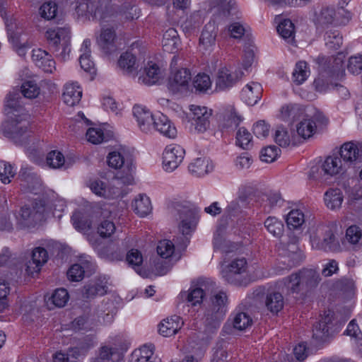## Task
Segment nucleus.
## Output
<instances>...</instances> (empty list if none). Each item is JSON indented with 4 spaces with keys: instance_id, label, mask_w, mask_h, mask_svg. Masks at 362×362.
Listing matches in <instances>:
<instances>
[{
    "instance_id": "f257e3e1",
    "label": "nucleus",
    "mask_w": 362,
    "mask_h": 362,
    "mask_svg": "<svg viewBox=\"0 0 362 362\" xmlns=\"http://www.w3.org/2000/svg\"><path fill=\"white\" fill-rule=\"evenodd\" d=\"M4 111L7 117L1 126L4 136L16 141L26 137L30 128V115L22 105L21 98L17 90L6 95Z\"/></svg>"
},
{
    "instance_id": "f03ea898",
    "label": "nucleus",
    "mask_w": 362,
    "mask_h": 362,
    "mask_svg": "<svg viewBox=\"0 0 362 362\" xmlns=\"http://www.w3.org/2000/svg\"><path fill=\"white\" fill-rule=\"evenodd\" d=\"M321 281L320 274L315 269L303 268L284 278L283 291L288 294L307 293L316 288Z\"/></svg>"
},
{
    "instance_id": "7ed1b4c3",
    "label": "nucleus",
    "mask_w": 362,
    "mask_h": 362,
    "mask_svg": "<svg viewBox=\"0 0 362 362\" xmlns=\"http://www.w3.org/2000/svg\"><path fill=\"white\" fill-rule=\"evenodd\" d=\"M310 240L312 247L318 250L336 251L339 247L332 223H319L312 227L310 230Z\"/></svg>"
},
{
    "instance_id": "20e7f679",
    "label": "nucleus",
    "mask_w": 362,
    "mask_h": 362,
    "mask_svg": "<svg viewBox=\"0 0 362 362\" xmlns=\"http://www.w3.org/2000/svg\"><path fill=\"white\" fill-rule=\"evenodd\" d=\"M45 36L56 57L62 61L69 59V53L71 52L69 28H49L47 30Z\"/></svg>"
},
{
    "instance_id": "39448f33",
    "label": "nucleus",
    "mask_w": 362,
    "mask_h": 362,
    "mask_svg": "<svg viewBox=\"0 0 362 362\" xmlns=\"http://www.w3.org/2000/svg\"><path fill=\"white\" fill-rule=\"evenodd\" d=\"M247 269V259L245 257H236L223 267L221 274L223 280L231 285L246 286Z\"/></svg>"
},
{
    "instance_id": "423d86ee",
    "label": "nucleus",
    "mask_w": 362,
    "mask_h": 362,
    "mask_svg": "<svg viewBox=\"0 0 362 362\" xmlns=\"http://www.w3.org/2000/svg\"><path fill=\"white\" fill-rule=\"evenodd\" d=\"M114 18L115 15L111 11L106 21L103 23L100 21L101 29L96 41L100 49L105 54H111L117 49L116 34L117 25Z\"/></svg>"
},
{
    "instance_id": "0eeeda50",
    "label": "nucleus",
    "mask_w": 362,
    "mask_h": 362,
    "mask_svg": "<svg viewBox=\"0 0 362 362\" xmlns=\"http://www.w3.org/2000/svg\"><path fill=\"white\" fill-rule=\"evenodd\" d=\"M75 11L78 17L88 20L105 22L112 10L104 2L92 0H79L76 3Z\"/></svg>"
},
{
    "instance_id": "6e6552de",
    "label": "nucleus",
    "mask_w": 362,
    "mask_h": 362,
    "mask_svg": "<svg viewBox=\"0 0 362 362\" xmlns=\"http://www.w3.org/2000/svg\"><path fill=\"white\" fill-rule=\"evenodd\" d=\"M133 182V177L131 173L125 177H116L113 180L112 187H107V185L101 180H95L90 182V189L96 195L105 199H114L119 197L122 190L120 185L122 183L131 185Z\"/></svg>"
},
{
    "instance_id": "1a4fd4ad",
    "label": "nucleus",
    "mask_w": 362,
    "mask_h": 362,
    "mask_svg": "<svg viewBox=\"0 0 362 362\" xmlns=\"http://www.w3.org/2000/svg\"><path fill=\"white\" fill-rule=\"evenodd\" d=\"M189 130L193 134H203L210 128L212 110L206 106L189 105Z\"/></svg>"
},
{
    "instance_id": "9d476101",
    "label": "nucleus",
    "mask_w": 362,
    "mask_h": 362,
    "mask_svg": "<svg viewBox=\"0 0 362 362\" xmlns=\"http://www.w3.org/2000/svg\"><path fill=\"white\" fill-rule=\"evenodd\" d=\"M45 210V201L35 200L32 207L24 206L21 209L18 216H16L17 224L21 228L34 226L38 221L44 218Z\"/></svg>"
},
{
    "instance_id": "9b49d317",
    "label": "nucleus",
    "mask_w": 362,
    "mask_h": 362,
    "mask_svg": "<svg viewBox=\"0 0 362 362\" xmlns=\"http://www.w3.org/2000/svg\"><path fill=\"white\" fill-rule=\"evenodd\" d=\"M178 58L174 56L170 66L171 72L168 78V89L174 93H181L188 90L192 75L189 69L187 68L174 69L177 63Z\"/></svg>"
},
{
    "instance_id": "f8f14e48",
    "label": "nucleus",
    "mask_w": 362,
    "mask_h": 362,
    "mask_svg": "<svg viewBox=\"0 0 362 362\" xmlns=\"http://www.w3.org/2000/svg\"><path fill=\"white\" fill-rule=\"evenodd\" d=\"M226 293L219 291L212 298L211 307L206 312V324L216 329L226 314Z\"/></svg>"
},
{
    "instance_id": "ddd939ff",
    "label": "nucleus",
    "mask_w": 362,
    "mask_h": 362,
    "mask_svg": "<svg viewBox=\"0 0 362 362\" xmlns=\"http://www.w3.org/2000/svg\"><path fill=\"white\" fill-rule=\"evenodd\" d=\"M176 211L180 220V230L182 235H190L194 231L199 220L197 211L188 204H177Z\"/></svg>"
},
{
    "instance_id": "4468645a",
    "label": "nucleus",
    "mask_w": 362,
    "mask_h": 362,
    "mask_svg": "<svg viewBox=\"0 0 362 362\" xmlns=\"http://www.w3.org/2000/svg\"><path fill=\"white\" fill-rule=\"evenodd\" d=\"M327 119L320 112H316L313 116L304 118L296 127L298 134L306 139L313 136L317 131V129L326 124Z\"/></svg>"
},
{
    "instance_id": "2eb2a0df",
    "label": "nucleus",
    "mask_w": 362,
    "mask_h": 362,
    "mask_svg": "<svg viewBox=\"0 0 362 362\" xmlns=\"http://www.w3.org/2000/svg\"><path fill=\"white\" fill-rule=\"evenodd\" d=\"M185 154V149L180 145L170 144L167 146L163 153L164 170L168 172L175 170L183 160Z\"/></svg>"
},
{
    "instance_id": "dca6fc26",
    "label": "nucleus",
    "mask_w": 362,
    "mask_h": 362,
    "mask_svg": "<svg viewBox=\"0 0 362 362\" xmlns=\"http://www.w3.org/2000/svg\"><path fill=\"white\" fill-rule=\"evenodd\" d=\"M216 119L221 131H229L235 129L243 118L233 106L229 105L216 115Z\"/></svg>"
},
{
    "instance_id": "f3484780",
    "label": "nucleus",
    "mask_w": 362,
    "mask_h": 362,
    "mask_svg": "<svg viewBox=\"0 0 362 362\" xmlns=\"http://www.w3.org/2000/svg\"><path fill=\"white\" fill-rule=\"evenodd\" d=\"M132 113L139 129L142 132L151 134L153 132L156 114H153L148 109L139 105L133 107Z\"/></svg>"
},
{
    "instance_id": "a211bd4d",
    "label": "nucleus",
    "mask_w": 362,
    "mask_h": 362,
    "mask_svg": "<svg viewBox=\"0 0 362 362\" xmlns=\"http://www.w3.org/2000/svg\"><path fill=\"white\" fill-rule=\"evenodd\" d=\"M334 319V312L328 310L325 311L320 320L317 322L313 329V339L317 344L326 341L330 336V327Z\"/></svg>"
},
{
    "instance_id": "6ab92c4d",
    "label": "nucleus",
    "mask_w": 362,
    "mask_h": 362,
    "mask_svg": "<svg viewBox=\"0 0 362 362\" xmlns=\"http://www.w3.org/2000/svg\"><path fill=\"white\" fill-rule=\"evenodd\" d=\"M243 75V71L240 70L232 72L226 67L220 69L216 79V90L223 91L231 88L242 78Z\"/></svg>"
},
{
    "instance_id": "aec40b11",
    "label": "nucleus",
    "mask_w": 362,
    "mask_h": 362,
    "mask_svg": "<svg viewBox=\"0 0 362 362\" xmlns=\"http://www.w3.org/2000/svg\"><path fill=\"white\" fill-rule=\"evenodd\" d=\"M339 154L343 162L349 168L355 162L362 159V142L344 143L340 148Z\"/></svg>"
},
{
    "instance_id": "412c9836",
    "label": "nucleus",
    "mask_w": 362,
    "mask_h": 362,
    "mask_svg": "<svg viewBox=\"0 0 362 362\" xmlns=\"http://www.w3.org/2000/svg\"><path fill=\"white\" fill-rule=\"evenodd\" d=\"M154 130L168 139H175L177 134V131L174 124L167 116L160 112L156 114L153 123Z\"/></svg>"
},
{
    "instance_id": "4be33fe9",
    "label": "nucleus",
    "mask_w": 362,
    "mask_h": 362,
    "mask_svg": "<svg viewBox=\"0 0 362 362\" xmlns=\"http://www.w3.org/2000/svg\"><path fill=\"white\" fill-rule=\"evenodd\" d=\"M32 59L35 64L47 73H53L56 69L55 61L52 55L42 49L33 50Z\"/></svg>"
},
{
    "instance_id": "5701e85b",
    "label": "nucleus",
    "mask_w": 362,
    "mask_h": 362,
    "mask_svg": "<svg viewBox=\"0 0 362 362\" xmlns=\"http://www.w3.org/2000/svg\"><path fill=\"white\" fill-rule=\"evenodd\" d=\"M108 278L105 276H99L88 284L84 286L83 296L86 298H92L97 296H103L107 293Z\"/></svg>"
},
{
    "instance_id": "b1692460",
    "label": "nucleus",
    "mask_w": 362,
    "mask_h": 362,
    "mask_svg": "<svg viewBox=\"0 0 362 362\" xmlns=\"http://www.w3.org/2000/svg\"><path fill=\"white\" fill-rule=\"evenodd\" d=\"M263 88L258 82L248 83L241 90L242 100L248 105H255L261 99Z\"/></svg>"
},
{
    "instance_id": "393cba45",
    "label": "nucleus",
    "mask_w": 362,
    "mask_h": 362,
    "mask_svg": "<svg viewBox=\"0 0 362 362\" xmlns=\"http://www.w3.org/2000/svg\"><path fill=\"white\" fill-rule=\"evenodd\" d=\"M325 174L330 176L344 174L349 168L341 157L330 156L326 158L322 165Z\"/></svg>"
},
{
    "instance_id": "a878e982",
    "label": "nucleus",
    "mask_w": 362,
    "mask_h": 362,
    "mask_svg": "<svg viewBox=\"0 0 362 362\" xmlns=\"http://www.w3.org/2000/svg\"><path fill=\"white\" fill-rule=\"evenodd\" d=\"M47 259L48 254L47 250L43 247H36L33 251L32 259L27 264V274L31 276L37 274L40 271L41 267L47 262Z\"/></svg>"
},
{
    "instance_id": "bb28decb",
    "label": "nucleus",
    "mask_w": 362,
    "mask_h": 362,
    "mask_svg": "<svg viewBox=\"0 0 362 362\" xmlns=\"http://www.w3.org/2000/svg\"><path fill=\"white\" fill-rule=\"evenodd\" d=\"M82 97V89L77 82H68L64 86L62 100L68 106L77 105Z\"/></svg>"
},
{
    "instance_id": "cd10ccee",
    "label": "nucleus",
    "mask_w": 362,
    "mask_h": 362,
    "mask_svg": "<svg viewBox=\"0 0 362 362\" xmlns=\"http://www.w3.org/2000/svg\"><path fill=\"white\" fill-rule=\"evenodd\" d=\"M213 162L208 158L200 157L193 160L188 165L190 174L194 177H202L214 170Z\"/></svg>"
},
{
    "instance_id": "c85d7f7f",
    "label": "nucleus",
    "mask_w": 362,
    "mask_h": 362,
    "mask_svg": "<svg viewBox=\"0 0 362 362\" xmlns=\"http://www.w3.org/2000/svg\"><path fill=\"white\" fill-rule=\"evenodd\" d=\"M184 322L177 315L171 316L163 320L159 325V333L165 337L175 334L182 327Z\"/></svg>"
},
{
    "instance_id": "c756f323",
    "label": "nucleus",
    "mask_w": 362,
    "mask_h": 362,
    "mask_svg": "<svg viewBox=\"0 0 362 362\" xmlns=\"http://www.w3.org/2000/svg\"><path fill=\"white\" fill-rule=\"evenodd\" d=\"M216 32L212 24H207L203 29L199 38V48L205 52H211L216 45Z\"/></svg>"
},
{
    "instance_id": "7c9ffc66",
    "label": "nucleus",
    "mask_w": 362,
    "mask_h": 362,
    "mask_svg": "<svg viewBox=\"0 0 362 362\" xmlns=\"http://www.w3.org/2000/svg\"><path fill=\"white\" fill-rule=\"evenodd\" d=\"M344 55L342 53H338L335 57L329 59L328 66L323 68L330 77L339 78L344 75L345 70L344 68Z\"/></svg>"
},
{
    "instance_id": "2f4dec72",
    "label": "nucleus",
    "mask_w": 362,
    "mask_h": 362,
    "mask_svg": "<svg viewBox=\"0 0 362 362\" xmlns=\"http://www.w3.org/2000/svg\"><path fill=\"white\" fill-rule=\"evenodd\" d=\"M264 304L269 311L277 314L284 308V298L280 292L269 291L265 296Z\"/></svg>"
},
{
    "instance_id": "473e14b6",
    "label": "nucleus",
    "mask_w": 362,
    "mask_h": 362,
    "mask_svg": "<svg viewBox=\"0 0 362 362\" xmlns=\"http://www.w3.org/2000/svg\"><path fill=\"white\" fill-rule=\"evenodd\" d=\"M134 211L140 217H145L152 211V205L150 198L146 194L137 195L132 202Z\"/></svg>"
},
{
    "instance_id": "72a5a7b5",
    "label": "nucleus",
    "mask_w": 362,
    "mask_h": 362,
    "mask_svg": "<svg viewBox=\"0 0 362 362\" xmlns=\"http://www.w3.org/2000/svg\"><path fill=\"white\" fill-rule=\"evenodd\" d=\"M324 201L327 207L331 210H336L341 207L344 201L343 194L339 189H329L324 195Z\"/></svg>"
},
{
    "instance_id": "f704fd0d",
    "label": "nucleus",
    "mask_w": 362,
    "mask_h": 362,
    "mask_svg": "<svg viewBox=\"0 0 362 362\" xmlns=\"http://www.w3.org/2000/svg\"><path fill=\"white\" fill-rule=\"evenodd\" d=\"M121 359V354L115 346H102L95 358V362H117Z\"/></svg>"
},
{
    "instance_id": "c9c22d12",
    "label": "nucleus",
    "mask_w": 362,
    "mask_h": 362,
    "mask_svg": "<svg viewBox=\"0 0 362 362\" xmlns=\"http://www.w3.org/2000/svg\"><path fill=\"white\" fill-rule=\"evenodd\" d=\"M180 42L177 31L175 28H168L164 33L162 45L166 52H174L177 49Z\"/></svg>"
},
{
    "instance_id": "e433bc0d",
    "label": "nucleus",
    "mask_w": 362,
    "mask_h": 362,
    "mask_svg": "<svg viewBox=\"0 0 362 362\" xmlns=\"http://www.w3.org/2000/svg\"><path fill=\"white\" fill-rule=\"evenodd\" d=\"M160 78V71L158 66L154 63L148 62L145 68V75L139 78L140 83L148 86L156 83Z\"/></svg>"
},
{
    "instance_id": "4c0bfd02",
    "label": "nucleus",
    "mask_w": 362,
    "mask_h": 362,
    "mask_svg": "<svg viewBox=\"0 0 362 362\" xmlns=\"http://www.w3.org/2000/svg\"><path fill=\"white\" fill-rule=\"evenodd\" d=\"M153 344L144 345L132 352L129 362H148L153 357Z\"/></svg>"
},
{
    "instance_id": "58836bf2",
    "label": "nucleus",
    "mask_w": 362,
    "mask_h": 362,
    "mask_svg": "<svg viewBox=\"0 0 362 362\" xmlns=\"http://www.w3.org/2000/svg\"><path fill=\"white\" fill-rule=\"evenodd\" d=\"M93 264L86 261L84 266L79 264H73L67 272L68 279L71 281H79L83 279L86 272L91 270Z\"/></svg>"
},
{
    "instance_id": "ea45409f",
    "label": "nucleus",
    "mask_w": 362,
    "mask_h": 362,
    "mask_svg": "<svg viewBox=\"0 0 362 362\" xmlns=\"http://www.w3.org/2000/svg\"><path fill=\"white\" fill-rule=\"evenodd\" d=\"M112 134L110 132L105 133L102 128H89L86 132V137L89 142L93 144H98L103 141H108Z\"/></svg>"
},
{
    "instance_id": "a19ab883",
    "label": "nucleus",
    "mask_w": 362,
    "mask_h": 362,
    "mask_svg": "<svg viewBox=\"0 0 362 362\" xmlns=\"http://www.w3.org/2000/svg\"><path fill=\"white\" fill-rule=\"evenodd\" d=\"M211 85L210 76L205 73H199L192 79L193 88L198 93H206Z\"/></svg>"
},
{
    "instance_id": "79ce46f5",
    "label": "nucleus",
    "mask_w": 362,
    "mask_h": 362,
    "mask_svg": "<svg viewBox=\"0 0 362 362\" xmlns=\"http://www.w3.org/2000/svg\"><path fill=\"white\" fill-rule=\"evenodd\" d=\"M252 320L250 316L245 313L240 311H235L233 314V326L238 330H245L249 327H251Z\"/></svg>"
},
{
    "instance_id": "37998d69",
    "label": "nucleus",
    "mask_w": 362,
    "mask_h": 362,
    "mask_svg": "<svg viewBox=\"0 0 362 362\" xmlns=\"http://www.w3.org/2000/svg\"><path fill=\"white\" fill-rule=\"evenodd\" d=\"M182 296L185 298L189 305L195 307L202 303L205 293L201 288H191L187 292L182 293Z\"/></svg>"
},
{
    "instance_id": "c03bdc74",
    "label": "nucleus",
    "mask_w": 362,
    "mask_h": 362,
    "mask_svg": "<svg viewBox=\"0 0 362 362\" xmlns=\"http://www.w3.org/2000/svg\"><path fill=\"white\" fill-rule=\"evenodd\" d=\"M286 221L290 229L300 228L305 223L304 213L300 209H292L287 214Z\"/></svg>"
},
{
    "instance_id": "a18cd8bd",
    "label": "nucleus",
    "mask_w": 362,
    "mask_h": 362,
    "mask_svg": "<svg viewBox=\"0 0 362 362\" xmlns=\"http://www.w3.org/2000/svg\"><path fill=\"white\" fill-rule=\"evenodd\" d=\"M345 239L353 245L362 247V230L357 225H351L346 230Z\"/></svg>"
},
{
    "instance_id": "49530a36",
    "label": "nucleus",
    "mask_w": 362,
    "mask_h": 362,
    "mask_svg": "<svg viewBox=\"0 0 362 362\" xmlns=\"http://www.w3.org/2000/svg\"><path fill=\"white\" fill-rule=\"evenodd\" d=\"M264 226L268 232L274 237L280 238L284 233V224L276 217H268L264 221Z\"/></svg>"
},
{
    "instance_id": "de8ad7c7",
    "label": "nucleus",
    "mask_w": 362,
    "mask_h": 362,
    "mask_svg": "<svg viewBox=\"0 0 362 362\" xmlns=\"http://www.w3.org/2000/svg\"><path fill=\"white\" fill-rule=\"evenodd\" d=\"M326 47L332 50L338 49L342 45V36L337 30H330L325 35Z\"/></svg>"
},
{
    "instance_id": "09e8293b",
    "label": "nucleus",
    "mask_w": 362,
    "mask_h": 362,
    "mask_svg": "<svg viewBox=\"0 0 362 362\" xmlns=\"http://www.w3.org/2000/svg\"><path fill=\"white\" fill-rule=\"evenodd\" d=\"M310 70L305 62H299L296 63L293 72V81L298 84H302L308 77Z\"/></svg>"
},
{
    "instance_id": "8fccbe9b",
    "label": "nucleus",
    "mask_w": 362,
    "mask_h": 362,
    "mask_svg": "<svg viewBox=\"0 0 362 362\" xmlns=\"http://www.w3.org/2000/svg\"><path fill=\"white\" fill-rule=\"evenodd\" d=\"M16 174V168L10 163L0 160V180L4 184H8Z\"/></svg>"
},
{
    "instance_id": "3c124183",
    "label": "nucleus",
    "mask_w": 362,
    "mask_h": 362,
    "mask_svg": "<svg viewBox=\"0 0 362 362\" xmlns=\"http://www.w3.org/2000/svg\"><path fill=\"white\" fill-rule=\"evenodd\" d=\"M0 202L3 204H0V230H9L12 228V223L10 221V216L8 212L7 200L4 195L2 197L0 196Z\"/></svg>"
},
{
    "instance_id": "603ef678",
    "label": "nucleus",
    "mask_w": 362,
    "mask_h": 362,
    "mask_svg": "<svg viewBox=\"0 0 362 362\" xmlns=\"http://www.w3.org/2000/svg\"><path fill=\"white\" fill-rule=\"evenodd\" d=\"M21 91L25 98L33 99L40 95V88L35 81L28 80L22 83Z\"/></svg>"
},
{
    "instance_id": "864d4df0",
    "label": "nucleus",
    "mask_w": 362,
    "mask_h": 362,
    "mask_svg": "<svg viewBox=\"0 0 362 362\" xmlns=\"http://www.w3.org/2000/svg\"><path fill=\"white\" fill-rule=\"evenodd\" d=\"M74 227L79 231L88 230L91 228V221L80 211H75L71 216Z\"/></svg>"
},
{
    "instance_id": "5fc2aeb1",
    "label": "nucleus",
    "mask_w": 362,
    "mask_h": 362,
    "mask_svg": "<svg viewBox=\"0 0 362 362\" xmlns=\"http://www.w3.org/2000/svg\"><path fill=\"white\" fill-rule=\"evenodd\" d=\"M118 64L127 74H133L136 69V57L129 52H125L120 56Z\"/></svg>"
},
{
    "instance_id": "6e6d98bb",
    "label": "nucleus",
    "mask_w": 362,
    "mask_h": 362,
    "mask_svg": "<svg viewBox=\"0 0 362 362\" xmlns=\"http://www.w3.org/2000/svg\"><path fill=\"white\" fill-rule=\"evenodd\" d=\"M21 188L25 192L37 194L41 187L40 178L36 175H28L21 184Z\"/></svg>"
},
{
    "instance_id": "4d7b16f0",
    "label": "nucleus",
    "mask_w": 362,
    "mask_h": 362,
    "mask_svg": "<svg viewBox=\"0 0 362 362\" xmlns=\"http://www.w3.org/2000/svg\"><path fill=\"white\" fill-rule=\"evenodd\" d=\"M274 141L281 147H287L291 143V134L286 128L278 126L274 133Z\"/></svg>"
},
{
    "instance_id": "13d9d810",
    "label": "nucleus",
    "mask_w": 362,
    "mask_h": 362,
    "mask_svg": "<svg viewBox=\"0 0 362 362\" xmlns=\"http://www.w3.org/2000/svg\"><path fill=\"white\" fill-rule=\"evenodd\" d=\"M252 135L244 127L240 128L236 134V144L243 149H249L252 146Z\"/></svg>"
},
{
    "instance_id": "bf43d9fd",
    "label": "nucleus",
    "mask_w": 362,
    "mask_h": 362,
    "mask_svg": "<svg viewBox=\"0 0 362 362\" xmlns=\"http://www.w3.org/2000/svg\"><path fill=\"white\" fill-rule=\"evenodd\" d=\"M116 226L113 221L107 219L102 221L97 227V233L103 238H110L115 233Z\"/></svg>"
},
{
    "instance_id": "052dcab7",
    "label": "nucleus",
    "mask_w": 362,
    "mask_h": 362,
    "mask_svg": "<svg viewBox=\"0 0 362 362\" xmlns=\"http://www.w3.org/2000/svg\"><path fill=\"white\" fill-rule=\"evenodd\" d=\"M58 6L54 1L45 2L40 8L41 16L46 20L54 19L57 13Z\"/></svg>"
},
{
    "instance_id": "680f3d73",
    "label": "nucleus",
    "mask_w": 362,
    "mask_h": 362,
    "mask_svg": "<svg viewBox=\"0 0 362 362\" xmlns=\"http://www.w3.org/2000/svg\"><path fill=\"white\" fill-rule=\"evenodd\" d=\"M214 247L216 250H221L223 253H229L237 250V245L229 241L223 240L221 236L218 234L214 238Z\"/></svg>"
},
{
    "instance_id": "e2e57ef3",
    "label": "nucleus",
    "mask_w": 362,
    "mask_h": 362,
    "mask_svg": "<svg viewBox=\"0 0 362 362\" xmlns=\"http://www.w3.org/2000/svg\"><path fill=\"white\" fill-rule=\"evenodd\" d=\"M277 31L283 38L292 40L294 34V25L289 19H284L279 22Z\"/></svg>"
},
{
    "instance_id": "0e129e2a",
    "label": "nucleus",
    "mask_w": 362,
    "mask_h": 362,
    "mask_svg": "<svg viewBox=\"0 0 362 362\" xmlns=\"http://www.w3.org/2000/svg\"><path fill=\"white\" fill-rule=\"evenodd\" d=\"M175 251L174 244L169 240H160L157 246V252L162 258L170 257Z\"/></svg>"
},
{
    "instance_id": "69168bd1",
    "label": "nucleus",
    "mask_w": 362,
    "mask_h": 362,
    "mask_svg": "<svg viewBox=\"0 0 362 362\" xmlns=\"http://www.w3.org/2000/svg\"><path fill=\"white\" fill-rule=\"evenodd\" d=\"M69 299L68 291L64 288L56 289L51 296L52 303L58 308L65 306Z\"/></svg>"
},
{
    "instance_id": "338daca9",
    "label": "nucleus",
    "mask_w": 362,
    "mask_h": 362,
    "mask_svg": "<svg viewBox=\"0 0 362 362\" xmlns=\"http://www.w3.org/2000/svg\"><path fill=\"white\" fill-rule=\"evenodd\" d=\"M64 156L58 151H50L46 158L47 164L52 168H59L64 164Z\"/></svg>"
},
{
    "instance_id": "774afa93",
    "label": "nucleus",
    "mask_w": 362,
    "mask_h": 362,
    "mask_svg": "<svg viewBox=\"0 0 362 362\" xmlns=\"http://www.w3.org/2000/svg\"><path fill=\"white\" fill-rule=\"evenodd\" d=\"M126 260L129 266L137 271L143 262V256L138 250L132 249L127 252Z\"/></svg>"
}]
</instances>
